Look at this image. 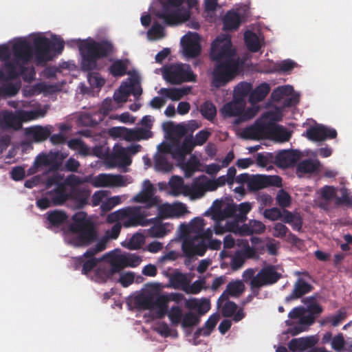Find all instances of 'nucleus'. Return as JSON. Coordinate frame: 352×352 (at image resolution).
<instances>
[{
	"label": "nucleus",
	"mask_w": 352,
	"mask_h": 352,
	"mask_svg": "<svg viewBox=\"0 0 352 352\" xmlns=\"http://www.w3.org/2000/svg\"><path fill=\"white\" fill-rule=\"evenodd\" d=\"M210 56L215 62L212 72V86L216 88L226 86L238 74L240 67L230 36H217L212 43Z\"/></svg>",
	"instance_id": "nucleus-1"
},
{
	"label": "nucleus",
	"mask_w": 352,
	"mask_h": 352,
	"mask_svg": "<svg viewBox=\"0 0 352 352\" xmlns=\"http://www.w3.org/2000/svg\"><path fill=\"white\" fill-rule=\"evenodd\" d=\"M82 58L81 69L91 72L97 68L98 60L106 58L114 52L113 43L108 40L96 41L92 38L76 41Z\"/></svg>",
	"instance_id": "nucleus-2"
},
{
	"label": "nucleus",
	"mask_w": 352,
	"mask_h": 352,
	"mask_svg": "<svg viewBox=\"0 0 352 352\" xmlns=\"http://www.w3.org/2000/svg\"><path fill=\"white\" fill-rule=\"evenodd\" d=\"M72 222L68 226V232L72 234L71 243L75 247H88L97 241V228L93 221L87 219L84 212L75 213Z\"/></svg>",
	"instance_id": "nucleus-3"
},
{
	"label": "nucleus",
	"mask_w": 352,
	"mask_h": 352,
	"mask_svg": "<svg viewBox=\"0 0 352 352\" xmlns=\"http://www.w3.org/2000/svg\"><path fill=\"white\" fill-rule=\"evenodd\" d=\"M12 53L14 58L4 61V69L6 74L3 80H8L16 78L21 69V63L27 65L33 58L32 45L26 40H19L12 45Z\"/></svg>",
	"instance_id": "nucleus-4"
},
{
	"label": "nucleus",
	"mask_w": 352,
	"mask_h": 352,
	"mask_svg": "<svg viewBox=\"0 0 352 352\" xmlns=\"http://www.w3.org/2000/svg\"><path fill=\"white\" fill-rule=\"evenodd\" d=\"M33 45V56L37 65L51 60L53 58L52 52L60 54L64 49V41L60 38L52 41L47 37L39 36L34 39Z\"/></svg>",
	"instance_id": "nucleus-5"
},
{
	"label": "nucleus",
	"mask_w": 352,
	"mask_h": 352,
	"mask_svg": "<svg viewBox=\"0 0 352 352\" xmlns=\"http://www.w3.org/2000/svg\"><path fill=\"white\" fill-rule=\"evenodd\" d=\"M164 78L171 85H179L184 82H194L196 75L187 64H170L162 69Z\"/></svg>",
	"instance_id": "nucleus-6"
},
{
	"label": "nucleus",
	"mask_w": 352,
	"mask_h": 352,
	"mask_svg": "<svg viewBox=\"0 0 352 352\" xmlns=\"http://www.w3.org/2000/svg\"><path fill=\"white\" fill-rule=\"evenodd\" d=\"M281 276V274L276 271V268L274 265L264 267L250 283L252 292H253L254 295L258 294L259 288L263 286L276 283Z\"/></svg>",
	"instance_id": "nucleus-7"
},
{
	"label": "nucleus",
	"mask_w": 352,
	"mask_h": 352,
	"mask_svg": "<svg viewBox=\"0 0 352 352\" xmlns=\"http://www.w3.org/2000/svg\"><path fill=\"white\" fill-rule=\"evenodd\" d=\"M199 236L189 235L182 243V250L187 257L195 255L202 256L206 253L208 245L204 240L199 239Z\"/></svg>",
	"instance_id": "nucleus-8"
},
{
	"label": "nucleus",
	"mask_w": 352,
	"mask_h": 352,
	"mask_svg": "<svg viewBox=\"0 0 352 352\" xmlns=\"http://www.w3.org/2000/svg\"><path fill=\"white\" fill-rule=\"evenodd\" d=\"M31 113L28 111H19L16 113L10 111H5L2 113L1 125H5L7 128H12L15 130L20 129L23 122L28 121Z\"/></svg>",
	"instance_id": "nucleus-9"
},
{
	"label": "nucleus",
	"mask_w": 352,
	"mask_h": 352,
	"mask_svg": "<svg viewBox=\"0 0 352 352\" xmlns=\"http://www.w3.org/2000/svg\"><path fill=\"white\" fill-rule=\"evenodd\" d=\"M281 178L277 175H254L248 183L250 191H256L271 186H281Z\"/></svg>",
	"instance_id": "nucleus-10"
},
{
	"label": "nucleus",
	"mask_w": 352,
	"mask_h": 352,
	"mask_svg": "<svg viewBox=\"0 0 352 352\" xmlns=\"http://www.w3.org/2000/svg\"><path fill=\"white\" fill-rule=\"evenodd\" d=\"M221 203L215 200L210 210H207L204 215H212V219L215 222H219L228 217H234L236 213V206L234 204H228L224 208L221 209Z\"/></svg>",
	"instance_id": "nucleus-11"
},
{
	"label": "nucleus",
	"mask_w": 352,
	"mask_h": 352,
	"mask_svg": "<svg viewBox=\"0 0 352 352\" xmlns=\"http://www.w3.org/2000/svg\"><path fill=\"white\" fill-rule=\"evenodd\" d=\"M184 195L190 196L193 199L202 197L205 192L211 191L208 186V179L205 175L195 177L190 185L186 184Z\"/></svg>",
	"instance_id": "nucleus-12"
},
{
	"label": "nucleus",
	"mask_w": 352,
	"mask_h": 352,
	"mask_svg": "<svg viewBox=\"0 0 352 352\" xmlns=\"http://www.w3.org/2000/svg\"><path fill=\"white\" fill-rule=\"evenodd\" d=\"M156 16L162 19L168 25H177L187 19V16L183 14L180 10L170 7L169 5H164L162 10L156 14Z\"/></svg>",
	"instance_id": "nucleus-13"
},
{
	"label": "nucleus",
	"mask_w": 352,
	"mask_h": 352,
	"mask_svg": "<svg viewBox=\"0 0 352 352\" xmlns=\"http://www.w3.org/2000/svg\"><path fill=\"white\" fill-rule=\"evenodd\" d=\"M127 177L121 175L101 173L93 182L95 187H121L126 185Z\"/></svg>",
	"instance_id": "nucleus-14"
},
{
	"label": "nucleus",
	"mask_w": 352,
	"mask_h": 352,
	"mask_svg": "<svg viewBox=\"0 0 352 352\" xmlns=\"http://www.w3.org/2000/svg\"><path fill=\"white\" fill-rule=\"evenodd\" d=\"M309 140L313 142L324 141L327 139H333L337 136L335 129L326 127L323 125L310 126L305 135Z\"/></svg>",
	"instance_id": "nucleus-15"
},
{
	"label": "nucleus",
	"mask_w": 352,
	"mask_h": 352,
	"mask_svg": "<svg viewBox=\"0 0 352 352\" xmlns=\"http://www.w3.org/2000/svg\"><path fill=\"white\" fill-rule=\"evenodd\" d=\"M184 54L186 57L195 58L201 53V45L198 34H190L181 39Z\"/></svg>",
	"instance_id": "nucleus-16"
},
{
	"label": "nucleus",
	"mask_w": 352,
	"mask_h": 352,
	"mask_svg": "<svg viewBox=\"0 0 352 352\" xmlns=\"http://www.w3.org/2000/svg\"><path fill=\"white\" fill-rule=\"evenodd\" d=\"M145 214L141 212L138 207H128L125 220L122 223L124 228L136 227L138 226H147L155 219H146Z\"/></svg>",
	"instance_id": "nucleus-17"
},
{
	"label": "nucleus",
	"mask_w": 352,
	"mask_h": 352,
	"mask_svg": "<svg viewBox=\"0 0 352 352\" xmlns=\"http://www.w3.org/2000/svg\"><path fill=\"white\" fill-rule=\"evenodd\" d=\"M169 298L166 295H160L154 298L151 295H142L136 298V302L143 309L168 307Z\"/></svg>",
	"instance_id": "nucleus-18"
},
{
	"label": "nucleus",
	"mask_w": 352,
	"mask_h": 352,
	"mask_svg": "<svg viewBox=\"0 0 352 352\" xmlns=\"http://www.w3.org/2000/svg\"><path fill=\"white\" fill-rule=\"evenodd\" d=\"M45 223L47 228L58 229L64 226L68 221V215L63 210H53L45 214Z\"/></svg>",
	"instance_id": "nucleus-19"
},
{
	"label": "nucleus",
	"mask_w": 352,
	"mask_h": 352,
	"mask_svg": "<svg viewBox=\"0 0 352 352\" xmlns=\"http://www.w3.org/2000/svg\"><path fill=\"white\" fill-rule=\"evenodd\" d=\"M299 158V152L293 150H283L274 156V164L283 168L292 167Z\"/></svg>",
	"instance_id": "nucleus-20"
},
{
	"label": "nucleus",
	"mask_w": 352,
	"mask_h": 352,
	"mask_svg": "<svg viewBox=\"0 0 352 352\" xmlns=\"http://www.w3.org/2000/svg\"><path fill=\"white\" fill-rule=\"evenodd\" d=\"M267 124L261 120H256L255 123L245 128L241 132V138L246 140H258L266 133Z\"/></svg>",
	"instance_id": "nucleus-21"
},
{
	"label": "nucleus",
	"mask_w": 352,
	"mask_h": 352,
	"mask_svg": "<svg viewBox=\"0 0 352 352\" xmlns=\"http://www.w3.org/2000/svg\"><path fill=\"white\" fill-rule=\"evenodd\" d=\"M313 288L311 284L300 278L294 284L292 292L289 296H286L285 302H289L293 300L301 298L305 294L311 292Z\"/></svg>",
	"instance_id": "nucleus-22"
},
{
	"label": "nucleus",
	"mask_w": 352,
	"mask_h": 352,
	"mask_svg": "<svg viewBox=\"0 0 352 352\" xmlns=\"http://www.w3.org/2000/svg\"><path fill=\"white\" fill-rule=\"evenodd\" d=\"M246 102H241L233 98L232 101L226 103L221 109V113L225 117L238 118L243 112L245 107Z\"/></svg>",
	"instance_id": "nucleus-23"
},
{
	"label": "nucleus",
	"mask_w": 352,
	"mask_h": 352,
	"mask_svg": "<svg viewBox=\"0 0 352 352\" xmlns=\"http://www.w3.org/2000/svg\"><path fill=\"white\" fill-rule=\"evenodd\" d=\"M237 309L238 306L234 302L228 300L222 307V316L226 318L233 316V320L234 322H239L245 317V313L242 308H240L239 309Z\"/></svg>",
	"instance_id": "nucleus-24"
},
{
	"label": "nucleus",
	"mask_w": 352,
	"mask_h": 352,
	"mask_svg": "<svg viewBox=\"0 0 352 352\" xmlns=\"http://www.w3.org/2000/svg\"><path fill=\"white\" fill-rule=\"evenodd\" d=\"M316 343L314 337H302L292 339L288 343V348L292 351L300 352L307 349L311 348Z\"/></svg>",
	"instance_id": "nucleus-25"
},
{
	"label": "nucleus",
	"mask_w": 352,
	"mask_h": 352,
	"mask_svg": "<svg viewBox=\"0 0 352 352\" xmlns=\"http://www.w3.org/2000/svg\"><path fill=\"white\" fill-rule=\"evenodd\" d=\"M47 192L54 206L61 205L69 198V193H67L66 186L63 183L57 184L54 190Z\"/></svg>",
	"instance_id": "nucleus-26"
},
{
	"label": "nucleus",
	"mask_w": 352,
	"mask_h": 352,
	"mask_svg": "<svg viewBox=\"0 0 352 352\" xmlns=\"http://www.w3.org/2000/svg\"><path fill=\"white\" fill-rule=\"evenodd\" d=\"M107 246V239H100L94 247L89 248L82 256L75 258V269H78L80 265L84 262V258H95L94 256L105 250Z\"/></svg>",
	"instance_id": "nucleus-27"
},
{
	"label": "nucleus",
	"mask_w": 352,
	"mask_h": 352,
	"mask_svg": "<svg viewBox=\"0 0 352 352\" xmlns=\"http://www.w3.org/2000/svg\"><path fill=\"white\" fill-rule=\"evenodd\" d=\"M322 164L318 160H305L298 163L296 167V173L299 177L306 173H314L318 172Z\"/></svg>",
	"instance_id": "nucleus-28"
},
{
	"label": "nucleus",
	"mask_w": 352,
	"mask_h": 352,
	"mask_svg": "<svg viewBox=\"0 0 352 352\" xmlns=\"http://www.w3.org/2000/svg\"><path fill=\"white\" fill-rule=\"evenodd\" d=\"M91 195V191L86 188H78L73 190L69 193V198L72 199L76 208H82L87 204Z\"/></svg>",
	"instance_id": "nucleus-29"
},
{
	"label": "nucleus",
	"mask_w": 352,
	"mask_h": 352,
	"mask_svg": "<svg viewBox=\"0 0 352 352\" xmlns=\"http://www.w3.org/2000/svg\"><path fill=\"white\" fill-rule=\"evenodd\" d=\"M190 91V87L182 88H162L159 93L164 96L170 99L173 101H178L184 96L188 94Z\"/></svg>",
	"instance_id": "nucleus-30"
},
{
	"label": "nucleus",
	"mask_w": 352,
	"mask_h": 352,
	"mask_svg": "<svg viewBox=\"0 0 352 352\" xmlns=\"http://www.w3.org/2000/svg\"><path fill=\"white\" fill-rule=\"evenodd\" d=\"M186 305L190 309L197 310L199 317L206 314L210 309V301L206 298H192L186 301Z\"/></svg>",
	"instance_id": "nucleus-31"
},
{
	"label": "nucleus",
	"mask_w": 352,
	"mask_h": 352,
	"mask_svg": "<svg viewBox=\"0 0 352 352\" xmlns=\"http://www.w3.org/2000/svg\"><path fill=\"white\" fill-rule=\"evenodd\" d=\"M270 91V86L267 82H263L257 86L250 94L249 101L254 104L265 98Z\"/></svg>",
	"instance_id": "nucleus-32"
},
{
	"label": "nucleus",
	"mask_w": 352,
	"mask_h": 352,
	"mask_svg": "<svg viewBox=\"0 0 352 352\" xmlns=\"http://www.w3.org/2000/svg\"><path fill=\"white\" fill-rule=\"evenodd\" d=\"M244 41L249 51L257 52L261 49L258 36L252 31L247 30L244 34Z\"/></svg>",
	"instance_id": "nucleus-33"
},
{
	"label": "nucleus",
	"mask_w": 352,
	"mask_h": 352,
	"mask_svg": "<svg viewBox=\"0 0 352 352\" xmlns=\"http://www.w3.org/2000/svg\"><path fill=\"white\" fill-rule=\"evenodd\" d=\"M128 60L117 59L112 63L109 68V73L114 77H121L127 72Z\"/></svg>",
	"instance_id": "nucleus-34"
},
{
	"label": "nucleus",
	"mask_w": 352,
	"mask_h": 352,
	"mask_svg": "<svg viewBox=\"0 0 352 352\" xmlns=\"http://www.w3.org/2000/svg\"><path fill=\"white\" fill-rule=\"evenodd\" d=\"M252 85L249 82H242L239 83L234 89L233 98L241 102H246V98L252 92Z\"/></svg>",
	"instance_id": "nucleus-35"
},
{
	"label": "nucleus",
	"mask_w": 352,
	"mask_h": 352,
	"mask_svg": "<svg viewBox=\"0 0 352 352\" xmlns=\"http://www.w3.org/2000/svg\"><path fill=\"white\" fill-rule=\"evenodd\" d=\"M170 283L174 289H180L185 292L190 280L185 274L177 272L170 276Z\"/></svg>",
	"instance_id": "nucleus-36"
},
{
	"label": "nucleus",
	"mask_w": 352,
	"mask_h": 352,
	"mask_svg": "<svg viewBox=\"0 0 352 352\" xmlns=\"http://www.w3.org/2000/svg\"><path fill=\"white\" fill-rule=\"evenodd\" d=\"M113 160L120 166H129L132 162L127 150L122 146H120L114 151Z\"/></svg>",
	"instance_id": "nucleus-37"
},
{
	"label": "nucleus",
	"mask_w": 352,
	"mask_h": 352,
	"mask_svg": "<svg viewBox=\"0 0 352 352\" xmlns=\"http://www.w3.org/2000/svg\"><path fill=\"white\" fill-rule=\"evenodd\" d=\"M241 24L239 14L234 12H228L223 19V28L226 30H236Z\"/></svg>",
	"instance_id": "nucleus-38"
},
{
	"label": "nucleus",
	"mask_w": 352,
	"mask_h": 352,
	"mask_svg": "<svg viewBox=\"0 0 352 352\" xmlns=\"http://www.w3.org/2000/svg\"><path fill=\"white\" fill-rule=\"evenodd\" d=\"M314 322V318L311 316L300 318L297 324L289 329V332L292 336H296L307 330V327Z\"/></svg>",
	"instance_id": "nucleus-39"
},
{
	"label": "nucleus",
	"mask_w": 352,
	"mask_h": 352,
	"mask_svg": "<svg viewBox=\"0 0 352 352\" xmlns=\"http://www.w3.org/2000/svg\"><path fill=\"white\" fill-rule=\"evenodd\" d=\"M151 223L156 221L154 225L147 230L148 236L153 238H162L167 234L166 224L162 223L156 218Z\"/></svg>",
	"instance_id": "nucleus-40"
},
{
	"label": "nucleus",
	"mask_w": 352,
	"mask_h": 352,
	"mask_svg": "<svg viewBox=\"0 0 352 352\" xmlns=\"http://www.w3.org/2000/svg\"><path fill=\"white\" fill-rule=\"evenodd\" d=\"M135 202L145 204V208H149L157 205V197L142 191L137 194L133 199Z\"/></svg>",
	"instance_id": "nucleus-41"
},
{
	"label": "nucleus",
	"mask_w": 352,
	"mask_h": 352,
	"mask_svg": "<svg viewBox=\"0 0 352 352\" xmlns=\"http://www.w3.org/2000/svg\"><path fill=\"white\" fill-rule=\"evenodd\" d=\"M169 186L171 189L172 193L174 195H178L181 193L182 190V193L184 195L185 186L184 179L182 177L174 175L172 176L169 180Z\"/></svg>",
	"instance_id": "nucleus-42"
},
{
	"label": "nucleus",
	"mask_w": 352,
	"mask_h": 352,
	"mask_svg": "<svg viewBox=\"0 0 352 352\" xmlns=\"http://www.w3.org/2000/svg\"><path fill=\"white\" fill-rule=\"evenodd\" d=\"M200 112L204 118L211 121L216 116V107L212 102L206 101L200 106Z\"/></svg>",
	"instance_id": "nucleus-43"
},
{
	"label": "nucleus",
	"mask_w": 352,
	"mask_h": 352,
	"mask_svg": "<svg viewBox=\"0 0 352 352\" xmlns=\"http://www.w3.org/2000/svg\"><path fill=\"white\" fill-rule=\"evenodd\" d=\"M292 91L293 87L291 85L279 86L272 91L271 98L274 101L278 102L284 96H289Z\"/></svg>",
	"instance_id": "nucleus-44"
},
{
	"label": "nucleus",
	"mask_w": 352,
	"mask_h": 352,
	"mask_svg": "<svg viewBox=\"0 0 352 352\" xmlns=\"http://www.w3.org/2000/svg\"><path fill=\"white\" fill-rule=\"evenodd\" d=\"M289 234V238L294 241L297 239L296 235L289 232V228L281 223H276L274 226L273 236L276 238H284Z\"/></svg>",
	"instance_id": "nucleus-45"
},
{
	"label": "nucleus",
	"mask_w": 352,
	"mask_h": 352,
	"mask_svg": "<svg viewBox=\"0 0 352 352\" xmlns=\"http://www.w3.org/2000/svg\"><path fill=\"white\" fill-rule=\"evenodd\" d=\"M155 167L156 170L164 173H169L173 169V165L162 154L155 157Z\"/></svg>",
	"instance_id": "nucleus-46"
},
{
	"label": "nucleus",
	"mask_w": 352,
	"mask_h": 352,
	"mask_svg": "<svg viewBox=\"0 0 352 352\" xmlns=\"http://www.w3.org/2000/svg\"><path fill=\"white\" fill-rule=\"evenodd\" d=\"M245 285L241 280L230 282L226 287V292L231 296H239L244 291Z\"/></svg>",
	"instance_id": "nucleus-47"
},
{
	"label": "nucleus",
	"mask_w": 352,
	"mask_h": 352,
	"mask_svg": "<svg viewBox=\"0 0 352 352\" xmlns=\"http://www.w3.org/2000/svg\"><path fill=\"white\" fill-rule=\"evenodd\" d=\"M199 322V316L194 314L193 312L189 311L183 315L181 324L182 327L187 328L197 325Z\"/></svg>",
	"instance_id": "nucleus-48"
},
{
	"label": "nucleus",
	"mask_w": 352,
	"mask_h": 352,
	"mask_svg": "<svg viewBox=\"0 0 352 352\" xmlns=\"http://www.w3.org/2000/svg\"><path fill=\"white\" fill-rule=\"evenodd\" d=\"M51 134L47 127L36 126L32 130V138L36 142H42L47 140Z\"/></svg>",
	"instance_id": "nucleus-49"
},
{
	"label": "nucleus",
	"mask_w": 352,
	"mask_h": 352,
	"mask_svg": "<svg viewBox=\"0 0 352 352\" xmlns=\"http://www.w3.org/2000/svg\"><path fill=\"white\" fill-rule=\"evenodd\" d=\"M245 230L247 234H261L265 230V226L260 221H250L248 226H246Z\"/></svg>",
	"instance_id": "nucleus-50"
},
{
	"label": "nucleus",
	"mask_w": 352,
	"mask_h": 352,
	"mask_svg": "<svg viewBox=\"0 0 352 352\" xmlns=\"http://www.w3.org/2000/svg\"><path fill=\"white\" fill-rule=\"evenodd\" d=\"M256 161L258 166L266 167L268 164H274V155L272 153H258L256 155Z\"/></svg>",
	"instance_id": "nucleus-51"
},
{
	"label": "nucleus",
	"mask_w": 352,
	"mask_h": 352,
	"mask_svg": "<svg viewBox=\"0 0 352 352\" xmlns=\"http://www.w3.org/2000/svg\"><path fill=\"white\" fill-rule=\"evenodd\" d=\"M341 197H337L335 200V204L338 206H344L346 208H352V195L346 189H341Z\"/></svg>",
	"instance_id": "nucleus-52"
},
{
	"label": "nucleus",
	"mask_w": 352,
	"mask_h": 352,
	"mask_svg": "<svg viewBox=\"0 0 352 352\" xmlns=\"http://www.w3.org/2000/svg\"><path fill=\"white\" fill-rule=\"evenodd\" d=\"M258 111L259 107L258 106H252L246 110L244 109L241 115L236 119L235 124H240L253 118L258 113Z\"/></svg>",
	"instance_id": "nucleus-53"
},
{
	"label": "nucleus",
	"mask_w": 352,
	"mask_h": 352,
	"mask_svg": "<svg viewBox=\"0 0 352 352\" xmlns=\"http://www.w3.org/2000/svg\"><path fill=\"white\" fill-rule=\"evenodd\" d=\"M276 199L277 204L283 209L289 207L292 201L291 196L283 189L278 190Z\"/></svg>",
	"instance_id": "nucleus-54"
},
{
	"label": "nucleus",
	"mask_w": 352,
	"mask_h": 352,
	"mask_svg": "<svg viewBox=\"0 0 352 352\" xmlns=\"http://www.w3.org/2000/svg\"><path fill=\"white\" fill-rule=\"evenodd\" d=\"M87 80L93 88H101L105 82L104 79L98 72H89L87 75Z\"/></svg>",
	"instance_id": "nucleus-55"
},
{
	"label": "nucleus",
	"mask_w": 352,
	"mask_h": 352,
	"mask_svg": "<svg viewBox=\"0 0 352 352\" xmlns=\"http://www.w3.org/2000/svg\"><path fill=\"white\" fill-rule=\"evenodd\" d=\"M168 316L173 324L177 325L183 318L182 310L179 306H173L168 312Z\"/></svg>",
	"instance_id": "nucleus-56"
},
{
	"label": "nucleus",
	"mask_w": 352,
	"mask_h": 352,
	"mask_svg": "<svg viewBox=\"0 0 352 352\" xmlns=\"http://www.w3.org/2000/svg\"><path fill=\"white\" fill-rule=\"evenodd\" d=\"M199 165V161L195 158L192 157L188 160L184 166V175L186 178L191 177L195 171L197 170Z\"/></svg>",
	"instance_id": "nucleus-57"
},
{
	"label": "nucleus",
	"mask_w": 352,
	"mask_h": 352,
	"mask_svg": "<svg viewBox=\"0 0 352 352\" xmlns=\"http://www.w3.org/2000/svg\"><path fill=\"white\" fill-rule=\"evenodd\" d=\"M126 213L127 208L118 210L108 214L107 220L109 223H117L119 221H122L123 222L125 220Z\"/></svg>",
	"instance_id": "nucleus-58"
},
{
	"label": "nucleus",
	"mask_w": 352,
	"mask_h": 352,
	"mask_svg": "<svg viewBox=\"0 0 352 352\" xmlns=\"http://www.w3.org/2000/svg\"><path fill=\"white\" fill-rule=\"evenodd\" d=\"M321 197L327 201H330L333 199H336V189L331 186H324L320 190Z\"/></svg>",
	"instance_id": "nucleus-59"
},
{
	"label": "nucleus",
	"mask_w": 352,
	"mask_h": 352,
	"mask_svg": "<svg viewBox=\"0 0 352 352\" xmlns=\"http://www.w3.org/2000/svg\"><path fill=\"white\" fill-rule=\"evenodd\" d=\"M263 216L270 221H277L282 217V210L276 207L265 209L263 212Z\"/></svg>",
	"instance_id": "nucleus-60"
},
{
	"label": "nucleus",
	"mask_w": 352,
	"mask_h": 352,
	"mask_svg": "<svg viewBox=\"0 0 352 352\" xmlns=\"http://www.w3.org/2000/svg\"><path fill=\"white\" fill-rule=\"evenodd\" d=\"M205 280L201 279L195 280L190 285L188 284L186 288L185 292L187 294H199L204 287Z\"/></svg>",
	"instance_id": "nucleus-61"
},
{
	"label": "nucleus",
	"mask_w": 352,
	"mask_h": 352,
	"mask_svg": "<svg viewBox=\"0 0 352 352\" xmlns=\"http://www.w3.org/2000/svg\"><path fill=\"white\" fill-rule=\"evenodd\" d=\"M344 344L345 340L342 333L338 334L332 339L331 346L337 352L343 351Z\"/></svg>",
	"instance_id": "nucleus-62"
},
{
	"label": "nucleus",
	"mask_w": 352,
	"mask_h": 352,
	"mask_svg": "<svg viewBox=\"0 0 352 352\" xmlns=\"http://www.w3.org/2000/svg\"><path fill=\"white\" fill-rule=\"evenodd\" d=\"M122 224L119 222L116 223L110 230H107L105 233V236L102 239H116L120 233L121 228Z\"/></svg>",
	"instance_id": "nucleus-63"
},
{
	"label": "nucleus",
	"mask_w": 352,
	"mask_h": 352,
	"mask_svg": "<svg viewBox=\"0 0 352 352\" xmlns=\"http://www.w3.org/2000/svg\"><path fill=\"white\" fill-rule=\"evenodd\" d=\"M210 135L211 133L208 130H201L196 134L195 138L192 141L196 146H201L206 142Z\"/></svg>",
	"instance_id": "nucleus-64"
}]
</instances>
